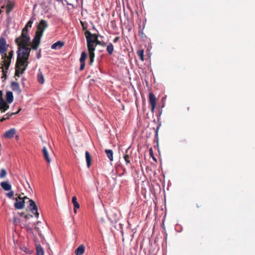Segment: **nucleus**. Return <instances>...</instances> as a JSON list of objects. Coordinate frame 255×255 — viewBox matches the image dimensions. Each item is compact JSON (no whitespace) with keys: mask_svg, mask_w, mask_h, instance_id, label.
<instances>
[{"mask_svg":"<svg viewBox=\"0 0 255 255\" xmlns=\"http://www.w3.org/2000/svg\"><path fill=\"white\" fill-rule=\"evenodd\" d=\"M80 22H81V25L82 26L83 29L84 30H86L87 29V27L84 25V23L82 21H81Z\"/></svg>","mask_w":255,"mask_h":255,"instance_id":"obj_35","label":"nucleus"},{"mask_svg":"<svg viewBox=\"0 0 255 255\" xmlns=\"http://www.w3.org/2000/svg\"><path fill=\"white\" fill-rule=\"evenodd\" d=\"M86 38L87 45L89 53H95L96 45H99L102 46H105L106 43L105 42L98 41V35L96 34H92L89 31L86 30L85 32Z\"/></svg>","mask_w":255,"mask_h":255,"instance_id":"obj_2","label":"nucleus"},{"mask_svg":"<svg viewBox=\"0 0 255 255\" xmlns=\"http://www.w3.org/2000/svg\"><path fill=\"white\" fill-rule=\"evenodd\" d=\"M33 215H34V216L35 218L37 219H38L39 216V213L38 211V207L36 205L35 202L33 201Z\"/></svg>","mask_w":255,"mask_h":255,"instance_id":"obj_12","label":"nucleus"},{"mask_svg":"<svg viewBox=\"0 0 255 255\" xmlns=\"http://www.w3.org/2000/svg\"><path fill=\"white\" fill-rule=\"evenodd\" d=\"M119 39H120V37L117 36V37H115V39L113 40L114 43L117 42L119 41Z\"/></svg>","mask_w":255,"mask_h":255,"instance_id":"obj_37","label":"nucleus"},{"mask_svg":"<svg viewBox=\"0 0 255 255\" xmlns=\"http://www.w3.org/2000/svg\"><path fill=\"white\" fill-rule=\"evenodd\" d=\"M152 158V159L154 160V161H156V159L154 157V156H153V157H151Z\"/></svg>","mask_w":255,"mask_h":255,"instance_id":"obj_41","label":"nucleus"},{"mask_svg":"<svg viewBox=\"0 0 255 255\" xmlns=\"http://www.w3.org/2000/svg\"><path fill=\"white\" fill-rule=\"evenodd\" d=\"M36 57L38 59H39L41 57V49H40L39 52L37 53Z\"/></svg>","mask_w":255,"mask_h":255,"instance_id":"obj_34","label":"nucleus"},{"mask_svg":"<svg viewBox=\"0 0 255 255\" xmlns=\"http://www.w3.org/2000/svg\"><path fill=\"white\" fill-rule=\"evenodd\" d=\"M6 175V170L3 168L1 169L0 171V178H3L5 177Z\"/></svg>","mask_w":255,"mask_h":255,"instance_id":"obj_27","label":"nucleus"},{"mask_svg":"<svg viewBox=\"0 0 255 255\" xmlns=\"http://www.w3.org/2000/svg\"><path fill=\"white\" fill-rule=\"evenodd\" d=\"M37 81L41 84H43L44 82V77L40 69H39L38 71V73L37 75Z\"/></svg>","mask_w":255,"mask_h":255,"instance_id":"obj_11","label":"nucleus"},{"mask_svg":"<svg viewBox=\"0 0 255 255\" xmlns=\"http://www.w3.org/2000/svg\"><path fill=\"white\" fill-rule=\"evenodd\" d=\"M34 242L35 243L36 255H44V250L39 244V242L36 238L34 239Z\"/></svg>","mask_w":255,"mask_h":255,"instance_id":"obj_8","label":"nucleus"},{"mask_svg":"<svg viewBox=\"0 0 255 255\" xmlns=\"http://www.w3.org/2000/svg\"><path fill=\"white\" fill-rule=\"evenodd\" d=\"M16 113H12L10 114H7V117H5V118L3 117V118H2V119H1L0 120V122H3V121H5L6 120L10 118V116H11L13 115H15Z\"/></svg>","mask_w":255,"mask_h":255,"instance_id":"obj_30","label":"nucleus"},{"mask_svg":"<svg viewBox=\"0 0 255 255\" xmlns=\"http://www.w3.org/2000/svg\"><path fill=\"white\" fill-rule=\"evenodd\" d=\"M72 202L74 205V212L77 213V209L80 208V205L77 201V198L75 196L72 197Z\"/></svg>","mask_w":255,"mask_h":255,"instance_id":"obj_16","label":"nucleus"},{"mask_svg":"<svg viewBox=\"0 0 255 255\" xmlns=\"http://www.w3.org/2000/svg\"><path fill=\"white\" fill-rule=\"evenodd\" d=\"M85 66V63H80V71H82L84 69Z\"/></svg>","mask_w":255,"mask_h":255,"instance_id":"obj_32","label":"nucleus"},{"mask_svg":"<svg viewBox=\"0 0 255 255\" xmlns=\"http://www.w3.org/2000/svg\"><path fill=\"white\" fill-rule=\"evenodd\" d=\"M14 193L12 191H10L8 193H6V196L9 198H11L13 196Z\"/></svg>","mask_w":255,"mask_h":255,"instance_id":"obj_31","label":"nucleus"},{"mask_svg":"<svg viewBox=\"0 0 255 255\" xmlns=\"http://www.w3.org/2000/svg\"><path fill=\"white\" fill-rule=\"evenodd\" d=\"M32 26V18L22 29L21 35L15 39V43L19 46L17 51V57L16 63L17 68L23 72L28 65V59L30 52V37L28 34V28Z\"/></svg>","mask_w":255,"mask_h":255,"instance_id":"obj_1","label":"nucleus"},{"mask_svg":"<svg viewBox=\"0 0 255 255\" xmlns=\"http://www.w3.org/2000/svg\"><path fill=\"white\" fill-rule=\"evenodd\" d=\"M8 108H9V106L8 105V103H6L4 101L1 106L0 110H2V112L4 113Z\"/></svg>","mask_w":255,"mask_h":255,"instance_id":"obj_26","label":"nucleus"},{"mask_svg":"<svg viewBox=\"0 0 255 255\" xmlns=\"http://www.w3.org/2000/svg\"><path fill=\"white\" fill-rule=\"evenodd\" d=\"M158 129H159V128H157L156 129V130H155V135L156 136H158Z\"/></svg>","mask_w":255,"mask_h":255,"instance_id":"obj_38","label":"nucleus"},{"mask_svg":"<svg viewBox=\"0 0 255 255\" xmlns=\"http://www.w3.org/2000/svg\"><path fill=\"white\" fill-rule=\"evenodd\" d=\"M13 4L12 3L8 2L7 3L6 7V13H7V14H9V13L10 12V11L13 8Z\"/></svg>","mask_w":255,"mask_h":255,"instance_id":"obj_25","label":"nucleus"},{"mask_svg":"<svg viewBox=\"0 0 255 255\" xmlns=\"http://www.w3.org/2000/svg\"><path fill=\"white\" fill-rule=\"evenodd\" d=\"M84 252L85 247L84 245H81L76 249L75 253L76 255H82L84 253Z\"/></svg>","mask_w":255,"mask_h":255,"instance_id":"obj_13","label":"nucleus"},{"mask_svg":"<svg viewBox=\"0 0 255 255\" xmlns=\"http://www.w3.org/2000/svg\"><path fill=\"white\" fill-rule=\"evenodd\" d=\"M87 53L85 52H82L81 55V57L80 58V62L85 63V61L87 58Z\"/></svg>","mask_w":255,"mask_h":255,"instance_id":"obj_24","label":"nucleus"},{"mask_svg":"<svg viewBox=\"0 0 255 255\" xmlns=\"http://www.w3.org/2000/svg\"><path fill=\"white\" fill-rule=\"evenodd\" d=\"M196 207H197V208H200L201 207V204L198 205V204H196Z\"/></svg>","mask_w":255,"mask_h":255,"instance_id":"obj_39","label":"nucleus"},{"mask_svg":"<svg viewBox=\"0 0 255 255\" xmlns=\"http://www.w3.org/2000/svg\"><path fill=\"white\" fill-rule=\"evenodd\" d=\"M29 209L30 210H32V200L31 199L29 200Z\"/></svg>","mask_w":255,"mask_h":255,"instance_id":"obj_36","label":"nucleus"},{"mask_svg":"<svg viewBox=\"0 0 255 255\" xmlns=\"http://www.w3.org/2000/svg\"><path fill=\"white\" fill-rule=\"evenodd\" d=\"M0 185L2 189L5 191H9L11 190V186L8 182H2L0 183Z\"/></svg>","mask_w":255,"mask_h":255,"instance_id":"obj_17","label":"nucleus"},{"mask_svg":"<svg viewBox=\"0 0 255 255\" xmlns=\"http://www.w3.org/2000/svg\"><path fill=\"white\" fill-rule=\"evenodd\" d=\"M42 153L43 156L47 163L51 162V157L53 154V151H52L51 147L50 145H48L47 146L45 145L43 146L42 148Z\"/></svg>","mask_w":255,"mask_h":255,"instance_id":"obj_5","label":"nucleus"},{"mask_svg":"<svg viewBox=\"0 0 255 255\" xmlns=\"http://www.w3.org/2000/svg\"><path fill=\"white\" fill-rule=\"evenodd\" d=\"M64 45V43L58 41L51 45V48L53 49H60Z\"/></svg>","mask_w":255,"mask_h":255,"instance_id":"obj_19","label":"nucleus"},{"mask_svg":"<svg viewBox=\"0 0 255 255\" xmlns=\"http://www.w3.org/2000/svg\"><path fill=\"white\" fill-rule=\"evenodd\" d=\"M6 41L4 38H0V53L3 54L6 51Z\"/></svg>","mask_w":255,"mask_h":255,"instance_id":"obj_10","label":"nucleus"},{"mask_svg":"<svg viewBox=\"0 0 255 255\" xmlns=\"http://www.w3.org/2000/svg\"><path fill=\"white\" fill-rule=\"evenodd\" d=\"M4 54V65L5 67H8L10 64L11 59L13 56V51L12 50L10 51L8 54L7 55L5 53H3Z\"/></svg>","mask_w":255,"mask_h":255,"instance_id":"obj_7","label":"nucleus"},{"mask_svg":"<svg viewBox=\"0 0 255 255\" xmlns=\"http://www.w3.org/2000/svg\"><path fill=\"white\" fill-rule=\"evenodd\" d=\"M85 156L88 167H90L91 165L92 158L89 151H86L85 152Z\"/></svg>","mask_w":255,"mask_h":255,"instance_id":"obj_18","label":"nucleus"},{"mask_svg":"<svg viewBox=\"0 0 255 255\" xmlns=\"http://www.w3.org/2000/svg\"><path fill=\"white\" fill-rule=\"evenodd\" d=\"M6 99L8 104H10L13 100V96L12 92L7 91L6 93Z\"/></svg>","mask_w":255,"mask_h":255,"instance_id":"obj_15","label":"nucleus"},{"mask_svg":"<svg viewBox=\"0 0 255 255\" xmlns=\"http://www.w3.org/2000/svg\"><path fill=\"white\" fill-rule=\"evenodd\" d=\"M105 153L107 154V157L110 159L111 161H113V152L112 149H107L105 150Z\"/></svg>","mask_w":255,"mask_h":255,"instance_id":"obj_20","label":"nucleus"},{"mask_svg":"<svg viewBox=\"0 0 255 255\" xmlns=\"http://www.w3.org/2000/svg\"><path fill=\"white\" fill-rule=\"evenodd\" d=\"M24 251H25V252L27 253H29V252L26 248H25V250H24Z\"/></svg>","mask_w":255,"mask_h":255,"instance_id":"obj_40","label":"nucleus"},{"mask_svg":"<svg viewBox=\"0 0 255 255\" xmlns=\"http://www.w3.org/2000/svg\"><path fill=\"white\" fill-rule=\"evenodd\" d=\"M149 103L151 105V112L153 113L156 106V98L153 93L149 94Z\"/></svg>","mask_w":255,"mask_h":255,"instance_id":"obj_6","label":"nucleus"},{"mask_svg":"<svg viewBox=\"0 0 255 255\" xmlns=\"http://www.w3.org/2000/svg\"><path fill=\"white\" fill-rule=\"evenodd\" d=\"M149 154H150V156L153 157V152L152 148L151 147L149 148Z\"/></svg>","mask_w":255,"mask_h":255,"instance_id":"obj_33","label":"nucleus"},{"mask_svg":"<svg viewBox=\"0 0 255 255\" xmlns=\"http://www.w3.org/2000/svg\"><path fill=\"white\" fill-rule=\"evenodd\" d=\"M16 130L14 128H12L9 129V130L6 131L4 134V136L7 138H11L13 137L15 134Z\"/></svg>","mask_w":255,"mask_h":255,"instance_id":"obj_9","label":"nucleus"},{"mask_svg":"<svg viewBox=\"0 0 255 255\" xmlns=\"http://www.w3.org/2000/svg\"><path fill=\"white\" fill-rule=\"evenodd\" d=\"M11 87L13 90H16L19 89V85L17 83L13 82L11 84Z\"/></svg>","mask_w":255,"mask_h":255,"instance_id":"obj_28","label":"nucleus"},{"mask_svg":"<svg viewBox=\"0 0 255 255\" xmlns=\"http://www.w3.org/2000/svg\"><path fill=\"white\" fill-rule=\"evenodd\" d=\"M90 57V61L89 64L92 65L94 62V58H95V53H89Z\"/></svg>","mask_w":255,"mask_h":255,"instance_id":"obj_29","label":"nucleus"},{"mask_svg":"<svg viewBox=\"0 0 255 255\" xmlns=\"http://www.w3.org/2000/svg\"><path fill=\"white\" fill-rule=\"evenodd\" d=\"M128 148L126 150L125 154L124 156V158L127 164H128L130 163V157L128 153Z\"/></svg>","mask_w":255,"mask_h":255,"instance_id":"obj_21","label":"nucleus"},{"mask_svg":"<svg viewBox=\"0 0 255 255\" xmlns=\"http://www.w3.org/2000/svg\"><path fill=\"white\" fill-rule=\"evenodd\" d=\"M24 206V201L23 200L18 201L16 200L14 203V207L17 209H21Z\"/></svg>","mask_w":255,"mask_h":255,"instance_id":"obj_14","label":"nucleus"},{"mask_svg":"<svg viewBox=\"0 0 255 255\" xmlns=\"http://www.w3.org/2000/svg\"><path fill=\"white\" fill-rule=\"evenodd\" d=\"M48 23L45 20L42 19L37 26L36 30L33 39V50H37L40 43L44 31L48 27Z\"/></svg>","mask_w":255,"mask_h":255,"instance_id":"obj_3","label":"nucleus"},{"mask_svg":"<svg viewBox=\"0 0 255 255\" xmlns=\"http://www.w3.org/2000/svg\"><path fill=\"white\" fill-rule=\"evenodd\" d=\"M46 227V223L42 217H41L40 220L37 221L35 224L34 230L38 234L42 244H44L45 242V238L42 234V232L45 231Z\"/></svg>","mask_w":255,"mask_h":255,"instance_id":"obj_4","label":"nucleus"},{"mask_svg":"<svg viewBox=\"0 0 255 255\" xmlns=\"http://www.w3.org/2000/svg\"><path fill=\"white\" fill-rule=\"evenodd\" d=\"M137 54L139 57L140 59L143 61L144 60V50L141 49L137 51Z\"/></svg>","mask_w":255,"mask_h":255,"instance_id":"obj_23","label":"nucleus"},{"mask_svg":"<svg viewBox=\"0 0 255 255\" xmlns=\"http://www.w3.org/2000/svg\"><path fill=\"white\" fill-rule=\"evenodd\" d=\"M107 51L108 54L111 55L114 51V46L112 43H109L107 47Z\"/></svg>","mask_w":255,"mask_h":255,"instance_id":"obj_22","label":"nucleus"}]
</instances>
